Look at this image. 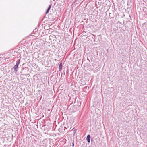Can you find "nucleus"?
Wrapping results in <instances>:
<instances>
[{
	"mask_svg": "<svg viewBox=\"0 0 147 147\" xmlns=\"http://www.w3.org/2000/svg\"><path fill=\"white\" fill-rule=\"evenodd\" d=\"M90 135H87L86 138V140H87V142L89 143L90 142Z\"/></svg>",
	"mask_w": 147,
	"mask_h": 147,
	"instance_id": "obj_1",
	"label": "nucleus"
},
{
	"mask_svg": "<svg viewBox=\"0 0 147 147\" xmlns=\"http://www.w3.org/2000/svg\"><path fill=\"white\" fill-rule=\"evenodd\" d=\"M18 65H15L14 67H13V69H14V70L15 71H17V69L18 68Z\"/></svg>",
	"mask_w": 147,
	"mask_h": 147,
	"instance_id": "obj_2",
	"label": "nucleus"
},
{
	"mask_svg": "<svg viewBox=\"0 0 147 147\" xmlns=\"http://www.w3.org/2000/svg\"><path fill=\"white\" fill-rule=\"evenodd\" d=\"M72 144V146H73H73H74V143L73 142Z\"/></svg>",
	"mask_w": 147,
	"mask_h": 147,
	"instance_id": "obj_7",
	"label": "nucleus"
},
{
	"mask_svg": "<svg viewBox=\"0 0 147 147\" xmlns=\"http://www.w3.org/2000/svg\"><path fill=\"white\" fill-rule=\"evenodd\" d=\"M49 10H47L46 11V14H47V13H48V12H49Z\"/></svg>",
	"mask_w": 147,
	"mask_h": 147,
	"instance_id": "obj_6",
	"label": "nucleus"
},
{
	"mask_svg": "<svg viewBox=\"0 0 147 147\" xmlns=\"http://www.w3.org/2000/svg\"><path fill=\"white\" fill-rule=\"evenodd\" d=\"M51 4L49 5L47 10H48L49 11V10L51 8Z\"/></svg>",
	"mask_w": 147,
	"mask_h": 147,
	"instance_id": "obj_5",
	"label": "nucleus"
},
{
	"mask_svg": "<svg viewBox=\"0 0 147 147\" xmlns=\"http://www.w3.org/2000/svg\"><path fill=\"white\" fill-rule=\"evenodd\" d=\"M20 63V60H19L18 61L16 62V65H18H18Z\"/></svg>",
	"mask_w": 147,
	"mask_h": 147,
	"instance_id": "obj_4",
	"label": "nucleus"
},
{
	"mask_svg": "<svg viewBox=\"0 0 147 147\" xmlns=\"http://www.w3.org/2000/svg\"><path fill=\"white\" fill-rule=\"evenodd\" d=\"M62 69V63H61L59 64V71H60Z\"/></svg>",
	"mask_w": 147,
	"mask_h": 147,
	"instance_id": "obj_3",
	"label": "nucleus"
}]
</instances>
